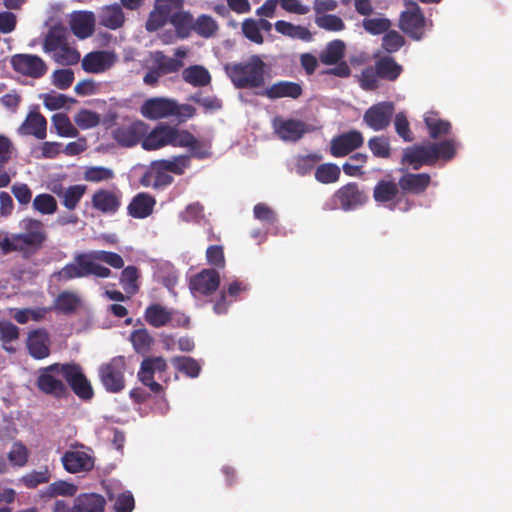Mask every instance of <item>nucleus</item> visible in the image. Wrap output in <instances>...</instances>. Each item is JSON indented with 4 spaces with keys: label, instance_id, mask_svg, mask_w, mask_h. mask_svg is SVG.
Listing matches in <instances>:
<instances>
[{
    "label": "nucleus",
    "instance_id": "de8ad7c7",
    "mask_svg": "<svg viewBox=\"0 0 512 512\" xmlns=\"http://www.w3.org/2000/svg\"><path fill=\"white\" fill-rule=\"evenodd\" d=\"M218 29L217 22L209 15L202 14L194 20L193 31L203 38L213 37Z\"/></svg>",
    "mask_w": 512,
    "mask_h": 512
},
{
    "label": "nucleus",
    "instance_id": "49530a36",
    "mask_svg": "<svg viewBox=\"0 0 512 512\" xmlns=\"http://www.w3.org/2000/svg\"><path fill=\"white\" fill-rule=\"evenodd\" d=\"M315 179L322 184H331L339 180L341 170L337 164H320L315 170Z\"/></svg>",
    "mask_w": 512,
    "mask_h": 512
},
{
    "label": "nucleus",
    "instance_id": "2f4dec72",
    "mask_svg": "<svg viewBox=\"0 0 512 512\" xmlns=\"http://www.w3.org/2000/svg\"><path fill=\"white\" fill-rule=\"evenodd\" d=\"M424 123L430 138L434 140L448 136L452 130L451 123L448 120L441 119L438 113L433 111L425 114Z\"/></svg>",
    "mask_w": 512,
    "mask_h": 512
},
{
    "label": "nucleus",
    "instance_id": "6e6552de",
    "mask_svg": "<svg viewBox=\"0 0 512 512\" xmlns=\"http://www.w3.org/2000/svg\"><path fill=\"white\" fill-rule=\"evenodd\" d=\"M168 364L162 356H149L142 360L137 373L138 380L151 392L159 394L163 391L162 385L154 380L157 375L158 380L167 381Z\"/></svg>",
    "mask_w": 512,
    "mask_h": 512
},
{
    "label": "nucleus",
    "instance_id": "79ce46f5",
    "mask_svg": "<svg viewBox=\"0 0 512 512\" xmlns=\"http://www.w3.org/2000/svg\"><path fill=\"white\" fill-rule=\"evenodd\" d=\"M175 369L190 378H196L201 372L199 362L189 356H176L171 359Z\"/></svg>",
    "mask_w": 512,
    "mask_h": 512
},
{
    "label": "nucleus",
    "instance_id": "c9c22d12",
    "mask_svg": "<svg viewBox=\"0 0 512 512\" xmlns=\"http://www.w3.org/2000/svg\"><path fill=\"white\" fill-rule=\"evenodd\" d=\"M169 23L175 28L177 36L181 39H185L189 37L193 31L194 18L189 11H183L181 9L170 16Z\"/></svg>",
    "mask_w": 512,
    "mask_h": 512
},
{
    "label": "nucleus",
    "instance_id": "1a4fd4ad",
    "mask_svg": "<svg viewBox=\"0 0 512 512\" xmlns=\"http://www.w3.org/2000/svg\"><path fill=\"white\" fill-rule=\"evenodd\" d=\"M144 319L154 328L167 325L188 328L190 324V318L186 314L175 309H168L159 303H152L146 307Z\"/></svg>",
    "mask_w": 512,
    "mask_h": 512
},
{
    "label": "nucleus",
    "instance_id": "774afa93",
    "mask_svg": "<svg viewBox=\"0 0 512 512\" xmlns=\"http://www.w3.org/2000/svg\"><path fill=\"white\" fill-rule=\"evenodd\" d=\"M135 507V499L130 491L117 495L114 502L115 512H132Z\"/></svg>",
    "mask_w": 512,
    "mask_h": 512
},
{
    "label": "nucleus",
    "instance_id": "c85d7f7f",
    "mask_svg": "<svg viewBox=\"0 0 512 512\" xmlns=\"http://www.w3.org/2000/svg\"><path fill=\"white\" fill-rule=\"evenodd\" d=\"M303 93L300 84L292 81H278L265 89L261 95L269 99L292 98L298 99Z\"/></svg>",
    "mask_w": 512,
    "mask_h": 512
},
{
    "label": "nucleus",
    "instance_id": "6e6d98bb",
    "mask_svg": "<svg viewBox=\"0 0 512 512\" xmlns=\"http://www.w3.org/2000/svg\"><path fill=\"white\" fill-rule=\"evenodd\" d=\"M404 44V37L395 30H388L382 38V48L390 54L400 50Z\"/></svg>",
    "mask_w": 512,
    "mask_h": 512
},
{
    "label": "nucleus",
    "instance_id": "423d86ee",
    "mask_svg": "<svg viewBox=\"0 0 512 512\" xmlns=\"http://www.w3.org/2000/svg\"><path fill=\"white\" fill-rule=\"evenodd\" d=\"M266 64L259 55L250 56L247 61L225 66V71L237 89H253L265 83Z\"/></svg>",
    "mask_w": 512,
    "mask_h": 512
},
{
    "label": "nucleus",
    "instance_id": "a19ab883",
    "mask_svg": "<svg viewBox=\"0 0 512 512\" xmlns=\"http://www.w3.org/2000/svg\"><path fill=\"white\" fill-rule=\"evenodd\" d=\"M81 304L79 295L72 291H63L59 293L54 301L55 309L64 313H74Z\"/></svg>",
    "mask_w": 512,
    "mask_h": 512
},
{
    "label": "nucleus",
    "instance_id": "0eeeda50",
    "mask_svg": "<svg viewBox=\"0 0 512 512\" xmlns=\"http://www.w3.org/2000/svg\"><path fill=\"white\" fill-rule=\"evenodd\" d=\"M63 363H53L39 369L36 379L38 390L56 399H63L69 395L67 385L59 378L63 377Z\"/></svg>",
    "mask_w": 512,
    "mask_h": 512
},
{
    "label": "nucleus",
    "instance_id": "393cba45",
    "mask_svg": "<svg viewBox=\"0 0 512 512\" xmlns=\"http://www.w3.org/2000/svg\"><path fill=\"white\" fill-rule=\"evenodd\" d=\"M120 205V193L111 190L99 189L92 196L93 208L105 214H114L118 211Z\"/></svg>",
    "mask_w": 512,
    "mask_h": 512
},
{
    "label": "nucleus",
    "instance_id": "37998d69",
    "mask_svg": "<svg viewBox=\"0 0 512 512\" xmlns=\"http://www.w3.org/2000/svg\"><path fill=\"white\" fill-rule=\"evenodd\" d=\"M20 335V329L10 321H1L0 325V342L2 348L9 352L14 353L15 348L12 346L14 341H17Z\"/></svg>",
    "mask_w": 512,
    "mask_h": 512
},
{
    "label": "nucleus",
    "instance_id": "a211bd4d",
    "mask_svg": "<svg viewBox=\"0 0 512 512\" xmlns=\"http://www.w3.org/2000/svg\"><path fill=\"white\" fill-rule=\"evenodd\" d=\"M148 130V124L141 120H137L129 125L117 127L113 131V138L121 146L133 147L142 142V139Z\"/></svg>",
    "mask_w": 512,
    "mask_h": 512
},
{
    "label": "nucleus",
    "instance_id": "f257e3e1",
    "mask_svg": "<svg viewBox=\"0 0 512 512\" xmlns=\"http://www.w3.org/2000/svg\"><path fill=\"white\" fill-rule=\"evenodd\" d=\"M101 263H106L114 269L124 267V260L118 253L105 250H91L76 253L73 261L54 272L52 277L58 282L63 283L90 276L102 279L109 278L112 275V271Z\"/></svg>",
    "mask_w": 512,
    "mask_h": 512
},
{
    "label": "nucleus",
    "instance_id": "c756f323",
    "mask_svg": "<svg viewBox=\"0 0 512 512\" xmlns=\"http://www.w3.org/2000/svg\"><path fill=\"white\" fill-rule=\"evenodd\" d=\"M174 55L175 57L172 58L166 56L161 51L155 53V67L162 75L178 72L184 66L181 59L186 56V51L182 48H177Z\"/></svg>",
    "mask_w": 512,
    "mask_h": 512
},
{
    "label": "nucleus",
    "instance_id": "473e14b6",
    "mask_svg": "<svg viewBox=\"0 0 512 512\" xmlns=\"http://www.w3.org/2000/svg\"><path fill=\"white\" fill-rule=\"evenodd\" d=\"M380 79L394 82L403 72L402 65L398 64L391 56H383L375 61L374 64Z\"/></svg>",
    "mask_w": 512,
    "mask_h": 512
},
{
    "label": "nucleus",
    "instance_id": "bf43d9fd",
    "mask_svg": "<svg viewBox=\"0 0 512 512\" xmlns=\"http://www.w3.org/2000/svg\"><path fill=\"white\" fill-rule=\"evenodd\" d=\"M395 131L404 142H412L414 140L413 133L410 129V123L407 116L403 112H399L394 118Z\"/></svg>",
    "mask_w": 512,
    "mask_h": 512
},
{
    "label": "nucleus",
    "instance_id": "72a5a7b5",
    "mask_svg": "<svg viewBox=\"0 0 512 512\" xmlns=\"http://www.w3.org/2000/svg\"><path fill=\"white\" fill-rule=\"evenodd\" d=\"M105 503L99 494H81L75 500L73 512H104Z\"/></svg>",
    "mask_w": 512,
    "mask_h": 512
},
{
    "label": "nucleus",
    "instance_id": "338daca9",
    "mask_svg": "<svg viewBox=\"0 0 512 512\" xmlns=\"http://www.w3.org/2000/svg\"><path fill=\"white\" fill-rule=\"evenodd\" d=\"M379 79L375 66L366 67L359 78L360 86L364 90H376L379 87Z\"/></svg>",
    "mask_w": 512,
    "mask_h": 512
},
{
    "label": "nucleus",
    "instance_id": "e2e57ef3",
    "mask_svg": "<svg viewBox=\"0 0 512 512\" xmlns=\"http://www.w3.org/2000/svg\"><path fill=\"white\" fill-rule=\"evenodd\" d=\"M74 121L81 129H89L100 123V116L94 111L82 109L75 115Z\"/></svg>",
    "mask_w": 512,
    "mask_h": 512
},
{
    "label": "nucleus",
    "instance_id": "b1692460",
    "mask_svg": "<svg viewBox=\"0 0 512 512\" xmlns=\"http://www.w3.org/2000/svg\"><path fill=\"white\" fill-rule=\"evenodd\" d=\"M399 184L394 180H379L373 189V198L380 204H389L394 209L399 203L400 195Z\"/></svg>",
    "mask_w": 512,
    "mask_h": 512
},
{
    "label": "nucleus",
    "instance_id": "9d476101",
    "mask_svg": "<svg viewBox=\"0 0 512 512\" xmlns=\"http://www.w3.org/2000/svg\"><path fill=\"white\" fill-rule=\"evenodd\" d=\"M126 359L115 356L99 367V378L107 392L119 393L125 387Z\"/></svg>",
    "mask_w": 512,
    "mask_h": 512
},
{
    "label": "nucleus",
    "instance_id": "052dcab7",
    "mask_svg": "<svg viewBox=\"0 0 512 512\" xmlns=\"http://www.w3.org/2000/svg\"><path fill=\"white\" fill-rule=\"evenodd\" d=\"M50 472L47 467L40 471H31L22 477L23 484L30 489L36 488L40 484L50 481Z\"/></svg>",
    "mask_w": 512,
    "mask_h": 512
},
{
    "label": "nucleus",
    "instance_id": "aec40b11",
    "mask_svg": "<svg viewBox=\"0 0 512 512\" xmlns=\"http://www.w3.org/2000/svg\"><path fill=\"white\" fill-rule=\"evenodd\" d=\"M26 346L30 356L42 360L50 355V336L46 329L37 328L28 333Z\"/></svg>",
    "mask_w": 512,
    "mask_h": 512
},
{
    "label": "nucleus",
    "instance_id": "6ab92c4d",
    "mask_svg": "<svg viewBox=\"0 0 512 512\" xmlns=\"http://www.w3.org/2000/svg\"><path fill=\"white\" fill-rule=\"evenodd\" d=\"M220 285V275L214 269H203L189 282V288L193 294L209 296L213 294Z\"/></svg>",
    "mask_w": 512,
    "mask_h": 512
},
{
    "label": "nucleus",
    "instance_id": "8fccbe9b",
    "mask_svg": "<svg viewBox=\"0 0 512 512\" xmlns=\"http://www.w3.org/2000/svg\"><path fill=\"white\" fill-rule=\"evenodd\" d=\"M86 192V186L76 184L69 186L62 194V204L68 210H74ZM60 196V194H58Z\"/></svg>",
    "mask_w": 512,
    "mask_h": 512
},
{
    "label": "nucleus",
    "instance_id": "09e8293b",
    "mask_svg": "<svg viewBox=\"0 0 512 512\" xmlns=\"http://www.w3.org/2000/svg\"><path fill=\"white\" fill-rule=\"evenodd\" d=\"M367 145L374 157L390 158L391 145L388 137L384 135L373 136L368 140Z\"/></svg>",
    "mask_w": 512,
    "mask_h": 512
},
{
    "label": "nucleus",
    "instance_id": "4c0bfd02",
    "mask_svg": "<svg viewBox=\"0 0 512 512\" xmlns=\"http://www.w3.org/2000/svg\"><path fill=\"white\" fill-rule=\"evenodd\" d=\"M182 78L186 83L195 87H203L211 82L209 71L200 65H192L185 68L182 72Z\"/></svg>",
    "mask_w": 512,
    "mask_h": 512
},
{
    "label": "nucleus",
    "instance_id": "412c9836",
    "mask_svg": "<svg viewBox=\"0 0 512 512\" xmlns=\"http://www.w3.org/2000/svg\"><path fill=\"white\" fill-rule=\"evenodd\" d=\"M95 15L91 11H77L70 16V29L79 39H86L95 31Z\"/></svg>",
    "mask_w": 512,
    "mask_h": 512
},
{
    "label": "nucleus",
    "instance_id": "a878e982",
    "mask_svg": "<svg viewBox=\"0 0 512 512\" xmlns=\"http://www.w3.org/2000/svg\"><path fill=\"white\" fill-rule=\"evenodd\" d=\"M155 205L156 199L154 196L146 192H140L132 198L127 207V213L133 218L144 219L153 213Z\"/></svg>",
    "mask_w": 512,
    "mask_h": 512
},
{
    "label": "nucleus",
    "instance_id": "c03bdc74",
    "mask_svg": "<svg viewBox=\"0 0 512 512\" xmlns=\"http://www.w3.org/2000/svg\"><path fill=\"white\" fill-rule=\"evenodd\" d=\"M130 341L135 352L141 355L147 354L154 343L153 337L146 328L132 331L130 334Z\"/></svg>",
    "mask_w": 512,
    "mask_h": 512
},
{
    "label": "nucleus",
    "instance_id": "e433bc0d",
    "mask_svg": "<svg viewBox=\"0 0 512 512\" xmlns=\"http://www.w3.org/2000/svg\"><path fill=\"white\" fill-rule=\"evenodd\" d=\"M67 42V31L62 25L51 27L43 42V50L46 53H53Z\"/></svg>",
    "mask_w": 512,
    "mask_h": 512
},
{
    "label": "nucleus",
    "instance_id": "f8f14e48",
    "mask_svg": "<svg viewBox=\"0 0 512 512\" xmlns=\"http://www.w3.org/2000/svg\"><path fill=\"white\" fill-rule=\"evenodd\" d=\"M426 25V18L416 3H413L411 9L403 11L400 15V29L413 40L419 41L424 37Z\"/></svg>",
    "mask_w": 512,
    "mask_h": 512
},
{
    "label": "nucleus",
    "instance_id": "0e129e2a",
    "mask_svg": "<svg viewBox=\"0 0 512 512\" xmlns=\"http://www.w3.org/2000/svg\"><path fill=\"white\" fill-rule=\"evenodd\" d=\"M242 32L244 36L251 42L256 44H263L264 37L259 30V24L252 18L245 19L242 22Z\"/></svg>",
    "mask_w": 512,
    "mask_h": 512
},
{
    "label": "nucleus",
    "instance_id": "9b49d317",
    "mask_svg": "<svg viewBox=\"0 0 512 512\" xmlns=\"http://www.w3.org/2000/svg\"><path fill=\"white\" fill-rule=\"evenodd\" d=\"M63 378L74 394L84 400H91L94 391L90 381L83 373L82 367L74 362L63 363Z\"/></svg>",
    "mask_w": 512,
    "mask_h": 512
},
{
    "label": "nucleus",
    "instance_id": "f03ea898",
    "mask_svg": "<svg viewBox=\"0 0 512 512\" xmlns=\"http://www.w3.org/2000/svg\"><path fill=\"white\" fill-rule=\"evenodd\" d=\"M166 146L187 148L188 152L182 155H191V158L198 160L212 156L208 141L199 140L190 131L166 123H159L151 131H147L141 142V147L146 151H155Z\"/></svg>",
    "mask_w": 512,
    "mask_h": 512
},
{
    "label": "nucleus",
    "instance_id": "58836bf2",
    "mask_svg": "<svg viewBox=\"0 0 512 512\" xmlns=\"http://www.w3.org/2000/svg\"><path fill=\"white\" fill-rule=\"evenodd\" d=\"M345 56V44L342 40L329 42L326 48L320 53L319 60L324 65H334Z\"/></svg>",
    "mask_w": 512,
    "mask_h": 512
},
{
    "label": "nucleus",
    "instance_id": "864d4df0",
    "mask_svg": "<svg viewBox=\"0 0 512 512\" xmlns=\"http://www.w3.org/2000/svg\"><path fill=\"white\" fill-rule=\"evenodd\" d=\"M53 59L61 65H74L80 60V53L69 46L66 42L63 46L53 52Z\"/></svg>",
    "mask_w": 512,
    "mask_h": 512
},
{
    "label": "nucleus",
    "instance_id": "ddd939ff",
    "mask_svg": "<svg viewBox=\"0 0 512 512\" xmlns=\"http://www.w3.org/2000/svg\"><path fill=\"white\" fill-rule=\"evenodd\" d=\"M11 66L15 72L33 79L43 77L48 71L45 61L35 54H15Z\"/></svg>",
    "mask_w": 512,
    "mask_h": 512
},
{
    "label": "nucleus",
    "instance_id": "f3484780",
    "mask_svg": "<svg viewBox=\"0 0 512 512\" xmlns=\"http://www.w3.org/2000/svg\"><path fill=\"white\" fill-rule=\"evenodd\" d=\"M177 102L164 97L147 99L140 108L141 115L149 120L168 118L176 113Z\"/></svg>",
    "mask_w": 512,
    "mask_h": 512
},
{
    "label": "nucleus",
    "instance_id": "603ef678",
    "mask_svg": "<svg viewBox=\"0 0 512 512\" xmlns=\"http://www.w3.org/2000/svg\"><path fill=\"white\" fill-rule=\"evenodd\" d=\"M32 207L35 211L43 215H51L57 211L58 205L56 199L48 194H38L32 201Z\"/></svg>",
    "mask_w": 512,
    "mask_h": 512
},
{
    "label": "nucleus",
    "instance_id": "39448f33",
    "mask_svg": "<svg viewBox=\"0 0 512 512\" xmlns=\"http://www.w3.org/2000/svg\"><path fill=\"white\" fill-rule=\"evenodd\" d=\"M457 142L448 138L440 142H428L422 145H413L403 151L402 164H409L414 170L422 166H432L438 160L450 161L457 151Z\"/></svg>",
    "mask_w": 512,
    "mask_h": 512
},
{
    "label": "nucleus",
    "instance_id": "3c124183",
    "mask_svg": "<svg viewBox=\"0 0 512 512\" xmlns=\"http://www.w3.org/2000/svg\"><path fill=\"white\" fill-rule=\"evenodd\" d=\"M52 125L61 137H76L78 130L73 126L69 117L65 113H57L52 116Z\"/></svg>",
    "mask_w": 512,
    "mask_h": 512
},
{
    "label": "nucleus",
    "instance_id": "680f3d73",
    "mask_svg": "<svg viewBox=\"0 0 512 512\" xmlns=\"http://www.w3.org/2000/svg\"><path fill=\"white\" fill-rule=\"evenodd\" d=\"M114 178V172L106 167L94 166L89 167L84 172V179L89 182L98 183L101 181H107Z\"/></svg>",
    "mask_w": 512,
    "mask_h": 512
},
{
    "label": "nucleus",
    "instance_id": "7c9ffc66",
    "mask_svg": "<svg viewBox=\"0 0 512 512\" xmlns=\"http://www.w3.org/2000/svg\"><path fill=\"white\" fill-rule=\"evenodd\" d=\"M125 14L117 3L102 7L99 13V24L110 30H117L124 26Z\"/></svg>",
    "mask_w": 512,
    "mask_h": 512
},
{
    "label": "nucleus",
    "instance_id": "ea45409f",
    "mask_svg": "<svg viewBox=\"0 0 512 512\" xmlns=\"http://www.w3.org/2000/svg\"><path fill=\"white\" fill-rule=\"evenodd\" d=\"M275 30L287 37L292 39H300L302 41H310L312 39V34L308 28L294 25L290 22L279 20L274 24Z\"/></svg>",
    "mask_w": 512,
    "mask_h": 512
},
{
    "label": "nucleus",
    "instance_id": "7ed1b4c3",
    "mask_svg": "<svg viewBox=\"0 0 512 512\" xmlns=\"http://www.w3.org/2000/svg\"><path fill=\"white\" fill-rule=\"evenodd\" d=\"M19 226L21 232L6 236L0 241L2 254L19 253L23 258L30 259L42 250L48 240L45 224L36 218L25 217Z\"/></svg>",
    "mask_w": 512,
    "mask_h": 512
},
{
    "label": "nucleus",
    "instance_id": "69168bd1",
    "mask_svg": "<svg viewBox=\"0 0 512 512\" xmlns=\"http://www.w3.org/2000/svg\"><path fill=\"white\" fill-rule=\"evenodd\" d=\"M254 217L266 225H274L277 223V214L266 203H258L253 209Z\"/></svg>",
    "mask_w": 512,
    "mask_h": 512
},
{
    "label": "nucleus",
    "instance_id": "f704fd0d",
    "mask_svg": "<svg viewBox=\"0 0 512 512\" xmlns=\"http://www.w3.org/2000/svg\"><path fill=\"white\" fill-rule=\"evenodd\" d=\"M110 65L109 54L105 51L88 53L82 59V68L88 73L104 72Z\"/></svg>",
    "mask_w": 512,
    "mask_h": 512
},
{
    "label": "nucleus",
    "instance_id": "20e7f679",
    "mask_svg": "<svg viewBox=\"0 0 512 512\" xmlns=\"http://www.w3.org/2000/svg\"><path fill=\"white\" fill-rule=\"evenodd\" d=\"M191 155H174L152 161L139 179L141 186L164 189L174 182L172 175L182 176L191 168Z\"/></svg>",
    "mask_w": 512,
    "mask_h": 512
},
{
    "label": "nucleus",
    "instance_id": "2eb2a0df",
    "mask_svg": "<svg viewBox=\"0 0 512 512\" xmlns=\"http://www.w3.org/2000/svg\"><path fill=\"white\" fill-rule=\"evenodd\" d=\"M363 144L364 136L362 132L353 129L332 138L330 153L336 158L344 157L362 147Z\"/></svg>",
    "mask_w": 512,
    "mask_h": 512
},
{
    "label": "nucleus",
    "instance_id": "13d9d810",
    "mask_svg": "<svg viewBox=\"0 0 512 512\" xmlns=\"http://www.w3.org/2000/svg\"><path fill=\"white\" fill-rule=\"evenodd\" d=\"M362 26L366 32L372 35H379L390 29L391 21L387 18H364Z\"/></svg>",
    "mask_w": 512,
    "mask_h": 512
},
{
    "label": "nucleus",
    "instance_id": "a18cd8bd",
    "mask_svg": "<svg viewBox=\"0 0 512 512\" xmlns=\"http://www.w3.org/2000/svg\"><path fill=\"white\" fill-rule=\"evenodd\" d=\"M140 277L139 269L130 265L122 270L120 284L124 291L129 295H135L139 291L138 279Z\"/></svg>",
    "mask_w": 512,
    "mask_h": 512
},
{
    "label": "nucleus",
    "instance_id": "4d7b16f0",
    "mask_svg": "<svg viewBox=\"0 0 512 512\" xmlns=\"http://www.w3.org/2000/svg\"><path fill=\"white\" fill-rule=\"evenodd\" d=\"M315 23L319 28L325 29L327 31L338 32L345 29V23L343 20L334 14H324L322 16H317Z\"/></svg>",
    "mask_w": 512,
    "mask_h": 512
},
{
    "label": "nucleus",
    "instance_id": "5701e85b",
    "mask_svg": "<svg viewBox=\"0 0 512 512\" xmlns=\"http://www.w3.org/2000/svg\"><path fill=\"white\" fill-rule=\"evenodd\" d=\"M18 133L24 136H34L43 140L47 135L46 118L39 111H30L18 128Z\"/></svg>",
    "mask_w": 512,
    "mask_h": 512
},
{
    "label": "nucleus",
    "instance_id": "dca6fc26",
    "mask_svg": "<svg viewBox=\"0 0 512 512\" xmlns=\"http://www.w3.org/2000/svg\"><path fill=\"white\" fill-rule=\"evenodd\" d=\"M340 208L344 211L354 210L368 201V195L356 182H349L340 187L334 194Z\"/></svg>",
    "mask_w": 512,
    "mask_h": 512
},
{
    "label": "nucleus",
    "instance_id": "bb28decb",
    "mask_svg": "<svg viewBox=\"0 0 512 512\" xmlns=\"http://www.w3.org/2000/svg\"><path fill=\"white\" fill-rule=\"evenodd\" d=\"M430 183L431 177L427 173H406L398 180L400 190L403 194H422L426 191Z\"/></svg>",
    "mask_w": 512,
    "mask_h": 512
},
{
    "label": "nucleus",
    "instance_id": "cd10ccee",
    "mask_svg": "<svg viewBox=\"0 0 512 512\" xmlns=\"http://www.w3.org/2000/svg\"><path fill=\"white\" fill-rule=\"evenodd\" d=\"M275 131L283 141L296 142L308 132V125L300 120H282L276 126Z\"/></svg>",
    "mask_w": 512,
    "mask_h": 512
},
{
    "label": "nucleus",
    "instance_id": "4468645a",
    "mask_svg": "<svg viewBox=\"0 0 512 512\" xmlns=\"http://www.w3.org/2000/svg\"><path fill=\"white\" fill-rule=\"evenodd\" d=\"M394 112L395 106L392 102H379L365 111L363 121L372 130L382 131L390 125Z\"/></svg>",
    "mask_w": 512,
    "mask_h": 512
},
{
    "label": "nucleus",
    "instance_id": "4be33fe9",
    "mask_svg": "<svg viewBox=\"0 0 512 512\" xmlns=\"http://www.w3.org/2000/svg\"><path fill=\"white\" fill-rule=\"evenodd\" d=\"M61 461L64 469L72 474L88 472L94 468L92 456L84 451H66Z\"/></svg>",
    "mask_w": 512,
    "mask_h": 512
},
{
    "label": "nucleus",
    "instance_id": "5fc2aeb1",
    "mask_svg": "<svg viewBox=\"0 0 512 512\" xmlns=\"http://www.w3.org/2000/svg\"><path fill=\"white\" fill-rule=\"evenodd\" d=\"M7 457L13 466L23 467L28 462L29 451L21 441H16L13 443Z\"/></svg>",
    "mask_w": 512,
    "mask_h": 512
}]
</instances>
